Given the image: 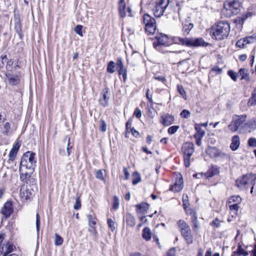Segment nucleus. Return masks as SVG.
<instances>
[{"mask_svg":"<svg viewBox=\"0 0 256 256\" xmlns=\"http://www.w3.org/2000/svg\"><path fill=\"white\" fill-rule=\"evenodd\" d=\"M35 155V153L28 151L25 152L21 158L19 168L20 179L27 184L28 180L30 178L36 166Z\"/></svg>","mask_w":256,"mask_h":256,"instance_id":"nucleus-1","label":"nucleus"},{"mask_svg":"<svg viewBox=\"0 0 256 256\" xmlns=\"http://www.w3.org/2000/svg\"><path fill=\"white\" fill-rule=\"evenodd\" d=\"M230 32V26L226 22L221 21L212 28L211 30L212 38L217 40H224L227 38Z\"/></svg>","mask_w":256,"mask_h":256,"instance_id":"nucleus-2","label":"nucleus"},{"mask_svg":"<svg viewBox=\"0 0 256 256\" xmlns=\"http://www.w3.org/2000/svg\"><path fill=\"white\" fill-rule=\"evenodd\" d=\"M240 8V2L236 0H227L224 4V10L226 11V14L229 17L238 14Z\"/></svg>","mask_w":256,"mask_h":256,"instance_id":"nucleus-3","label":"nucleus"},{"mask_svg":"<svg viewBox=\"0 0 256 256\" xmlns=\"http://www.w3.org/2000/svg\"><path fill=\"white\" fill-rule=\"evenodd\" d=\"M182 150L184 155V164L186 167L190 166V158L194 151V144L190 142H186L182 144Z\"/></svg>","mask_w":256,"mask_h":256,"instance_id":"nucleus-4","label":"nucleus"},{"mask_svg":"<svg viewBox=\"0 0 256 256\" xmlns=\"http://www.w3.org/2000/svg\"><path fill=\"white\" fill-rule=\"evenodd\" d=\"M256 180V176L252 174H248L236 180V184L241 188H246L249 185H254Z\"/></svg>","mask_w":256,"mask_h":256,"instance_id":"nucleus-5","label":"nucleus"},{"mask_svg":"<svg viewBox=\"0 0 256 256\" xmlns=\"http://www.w3.org/2000/svg\"><path fill=\"white\" fill-rule=\"evenodd\" d=\"M246 114L234 116L232 121L228 126V128L232 132H236L246 122Z\"/></svg>","mask_w":256,"mask_h":256,"instance_id":"nucleus-6","label":"nucleus"},{"mask_svg":"<svg viewBox=\"0 0 256 256\" xmlns=\"http://www.w3.org/2000/svg\"><path fill=\"white\" fill-rule=\"evenodd\" d=\"M169 3L168 0H160L156 4L154 8V14L156 17H160L163 15Z\"/></svg>","mask_w":256,"mask_h":256,"instance_id":"nucleus-7","label":"nucleus"},{"mask_svg":"<svg viewBox=\"0 0 256 256\" xmlns=\"http://www.w3.org/2000/svg\"><path fill=\"white\" fill-rule=\"evenodd\" d=\"M155 38L156 40L153 42V46L156 50H160V46H169V38L166 34H157Z\"/></svg>","mask_w":256,"mask_h":256,"instance_id":"nucleus-8","label":"nucleus"},{"mask_svg":"<svg viewBox=\"0 0 256 256\" xmlns=\"http://www.w3.org/2000/svg\"><path fill=\"white\" fill-rule=\"evenodd\" d=\"M34 195V192L30 186H23L20 188V196L23 202L30 200Z\"/></svg>","mask_w":256,"mask_h":256,"instance_id":"nucleus-9","label":"nucleus"},{"mask_svg":"<svg viewBox=\"0 0 256 256\" xmlns=\"http://www.w3.org/2000/svg\"><path fill=\"white\" fill-rule=\"evenodd\" d=\"M118 12L121 18H124L126 16V12L128 16H132V10L130 7L126 8L124 0H120L118 2Z\"/></svg>","mask_w":256,"mask_h":256,"instance_id":"nucleus-10","label":"nucleus"},{"mask_svg":"<svg viewBox=\"0 0 256 256\" xmlns=\"http://www.w3.org/2000/svg\"><path fill=\"white\" fill-rule=\"evenodd\" d=\"M116 66L118 74L122 75L123 80L125 82L127 79V70L124 67L122 58H118L116 60Z\"/></svg>","mask_w":256,"mask_h":256,"instance_id":"nucleus-11","label":"nucleus"},{"mask_svg":"<svg viewBox=\"0 0 256 256\" xmlns=\"http://www.w3.org/2000/svg\"><path fill=\"white\" fill-rule=\"evenodd\" d=\"M102 98H100L99 102L104 107L108 106L110 96V92L108 87L105 88L102 90Z\"/></svg>","mask_w":256,"mask_h":256,"instance_id":"nucleus-12","label":"nucleus"},{"mask_svg":"<svg viewBox=\"0 0 256 256\" xmlns=\"http://www.w3.org/2000/svg\"><path fill=\"white\" fill-rule=\"evenodd\" d=\"M13 211L14 210L12 202H6L2 208V214L4 215L5 218L6 219L10 216Z\"/></svg>","mask_w":256,"mask_h":256,"instance_id":"nucleus-13","label":"nucleus"},{"mask_svg":"<svg viewBox=\"0 0 256 256\" xmlns=\"http://www.w3.org/2000/svg\"><path fill=\"white\" fill-rule=\"evenodd\" d=\"M183 180L182 178H177L175 183L172 185L170 188V190L174 192H180L184 187Z\"/></svg>","mask_w":256,"mask_h":256,"instance_id":"nucleus-14","label":"nucleus"},{"mask_svg":"<svg viewBox=\"0 0 256 256\" xmlns=\"http://www.w3.org/2000/svg\"><path fill=\"white\" fill-rule=\"evenodd\" d=\"M208 44L202 38H190V47L206 46Z\"/></svg>","mask_w":256,"mask_h":256,"instance_id":"nucleus-15","label":"nucleus"},{"mask_svg":"<svg viewBox=\"0 0 256 256\" xmlns=\"http://www.w3.org/2000/svg\"><path fill=\"white\" fill-rule=\"evenodd\" d=\"M172 40L174 44L186 46L188 47L190 46V38L174 36L172 38Z\"/></svg>","mask_w":256,"mask_h":256,"instance_id":"nucleus-16","label":"nucleus"},{"mask_svg":"<svg viewBox=\"0 0 256 256\" xmlns=\"http://www.w3.org/2000/svg\"><path fill=\"white\" fill-rule=\"evenodd\" d=\"M182 32L184 36L190 34V31L194 27V24L189 20H186L182 24Z\"/></svg>","mask_w":256,"mask_h":256,"instance_id":"nucleus-17","label":"nucleus"},{"mask_svg":"<svg viewBox=\"0 0 256 256\" xmlns=\"http://www.w3.org/2000/svg\"><path fill=\"white\" fill-rule=\"evenodd\" d=\"M20 143L18 142H16L11 149L8 154V160L14 161L18 154V150L20 146Z\"/></svg>","mask_w":256,"mask_h":256,"instance_id":"nucleus-18","label":"nucleus"},{"mask_svg":"<svg viewBox=\"0 0 256 256\" xmlns=\"http://www.w3.org/2000/svg\"><path fill=\"white\" fill-rule=\"evenodd\" d=\"M162 122L165 126H169L174 123V118L173 116L168 114L162 116Z\"/></svg>","mask_w":256,"mask_h":256,"instance_id":"nucleus-19","label":"nucleus"},{"mask_svg":"<svg viewBox=\"0 0 256 256\" xmlns=\"http://www.w3.org/2000/svg\"><path fill=\"white\" fill-rule=\"evenodd\" d=\"M219 173V168L216 166H212L208 170L206 173L201 174L204 175L206 178H211Z\"/></svg>","mask_w":256,"mask_h":256,"instance_id":"nucleus-20","label":"nucleus"},{"mask_svg":"<svg viewBox=\"0 0 256 256\" xmlns=\"http://www.w3.org/2000/svg\"><path fill=\"white\" fill-rule=\"evenodd\" d=\"M6 76L8 78L9 83L12 85L14 86L19 82L20 78L17 74H13L8 73L6 74Z\"/></svg>","mask_w":256,"mask_h":256,"instance_id":"nucleus-21","label":"nucleus"},{"mask_svg":"<svg viewBox=\"0 0 256 256\" xmlns=\"http://www.w3.org/2000/svg\"><path fill=\"white\" fill-rule=\"evenodd\" d=\"M240 144V138L238 135L234 136L232 138L230 148L232 150L234 151L238 150Z\"/></svg>","mask_w":256,"mask_h":256,"instance_id":"nucleus-22","label":"nucleus"},{"mask_svg":"<svg viewBox=\"0 0 256 256\" xmlns=\"http://www.w3.org/2000/svg\"><path fill=\"white\" fill-rule=\"evenodd\" d=\"M136 212L138 213L145 214L149 208V204L147 203H142L136 206Z\"/></svg>","mask_w":256,"mask_h":256,"instance_id":"nucleus-23","label":"nucleus"},{"mask_svg":"<svg viewBox=\"0 0 256 256\" xmlns=\"http://www.w3.org/2000/svg\"><path fill=\"white\" fill-rule=\"evenodd\" d=\"M248 254V252L245 251L242 248V246L240 244H238V246L237 250L236 251L233 252L232 256H247Z\"/></svg>","mask_w":256,"mask_h":256,"instance_id":"nucleus-24","label":"nucleus"},{"mask_svg":"<svg viewBox=\"0 0 256 256\" xmlns=\"http://www.w3.org/2000/svg\"><path fill=\"white\" fill-rule=\"evenodd\" d=\"M244 126L247 129L249 130V132L256 130V118L248 120L244 124Z\"/></svg>","mask_w":256,"mask_h":256,"instance_id":"nucleus-25","label":"nucleus"},{"mask_svg":"<svg viewBox=\"0 0 256 256\" xmlns=\"http://www.w3.org/2000/svg\"><path fill=\"white\" fill-rule=\"evenodd\" d=\"M14 28L16 32L18 33V36L21 37L22 30V24L20 22V20L19 18H14Z\"/></svg>","mask_w":256,"mask_h":256,"instance_id":"nucleus-26","label":"nucleus"},{"mask_svg":"<svg viewBox=\"0 0 256 256\" xmlns=\"http://www.w3.org/2000/svg\"><path fill=\"white\" fill-rule=\"evenodd\" d=\"M126 224L130 227L134 226L136 224L135 218L130 214H126Z\"/></svg>","mask_w":256,"mask_h":256,"instance_id":"nucleus-27","label":"nucleus"},{"mask_svg":"<svg viewBox=\"0 0 256 256\" xmlns=\"http://www.w3.org/2000/svg\"><path fill=\"white\" fill-rule=\"evenodd\" d=\"M238 76L242 77V80H250L249 74L248 70L246 68H240L238 73Z\"/></svg>","mask_w":256,"mask_h":256,"instance_id":"nucleus-28","label":"nucleus"},{"mask_svg":"<svg viewBox=\"0 0 256 256\" xmlns=\"http://www.w3.org/2000/svg\"><path fill=\"white\" fill-rule=\"evenodd\" d=\"M142 238L146 241H149L152 238V232L150 228L146 227L142 230Z\"/></svg>","mask_w":256,"mask_h":256,"instance_id":"nucleus-29","label":"nucleus"},{"mask_svg":"<svg viewBox=\"0 0 256 256\" xmlns=\"http://www.w3.org/2000/svg\"><path fill=\"white\" fill-rule=\"evenodd\" d=\"M143 22L145 26L148 25L150 24L156 23V20L154 18H152L150 15L145 14L143 16Z\"/></svg>","mask_w":256,"mask_h":256,"instance_id":"nucleus-30","label":"nucleus"},{"mask_svg":"<svg viewBox=\"0 0 256 256\" xmlns=\"http://www.w3.org/2000/svg\"><path fill=\"white\" fill-rule=\"evenodd\" d=\"M206 152L211 157H216L219 156V152L215 147H209L206 150Z\"/></svg>","mask_w":256,"mask_h":256,"instance_id":"nucleus-31","label":"nucleus"},{"mask_svg":"<svg viewBox=\"0 0 256 256\" xmlns=\"http://www.w3.org/2000/svg\"><path fill=\"white\" fill-rule=\"evenodd\" d=\"M14 250V246L10 242H8L4 247V256H6L7 254L12 252Z\"/></svg>","mask_w":256,"mask_h":256,"instance_id":"nucleus-32","label":"nucleus"},{"mask_svg":"<svg viewBox=\"0 0 256 256\" xmlns=\"http://www.w3.org/2000/svg\"><path fill=\"white\" fill-rule=\"evenodd\" d=\"M177 224L180 231L190 228L188 224L182 220H179L177 222Z\"/></svg>","mask_w":256,"mask_h":256,"instance_id":"nucleus-33","label":"nucleus"},{"mask_svg":"<svg viewBox=\"0 0 256 256\" xmlns=\"http://www.w3.org/2000/svg\"><path fill=\"white\" fill-rule=\"evenodd\" d=\"M195 130L196 131V132L194 134V137H204L205 135V131L201 128L200 126H198V124H196L195 126Z\"/></svg>","mask_w":256,"mask_h":256,"instance_id":"nucleus-34","label":"nucleus"},{"mask_svg":"<svg viewBox=\"0 0 256 256\" xmlns=\"http://www.w3.org/2000/svg\"><path fill=\"white\" fill-rule=\"evenodd\" d=\"M248 39L252 40V39H253V38L252 36H248V37H246L243 39H240L237 41V42L236 44V46L239 48H243L245 46V45H246L245 42H246V40H247Z\"/></svg>","mask_w":256,"mask_h":256,"instance_id":"nucleus-35","label":"nucleus"},{"mask_svg":"<svg viewBox=\"0 0 256 256\" xmlns=\"http://www.w3.org/2000/svg\"><path fill=\"white\" fill-rule=\"evenodd\" d=\"M145 30L150 34H153L156 30V23L150 24L148 25L145 26Z\"/></svg>","mask_w":256,"mask_h":256,"instance_id":"nucleus-36","label":"nucleus"},{"mask_svg":"<svg viewBox=\"0 0 256 256\" xmlns=\"http://www.w3.org/2000/svg\"><path fill=\"white\" fill-rule=\"evenodd\" d=\"M248 106L256 105V90H254V92L252 93V96L248 102Z\"/></svg>","mask_w":256,"mask_h":256,"instance_id":"nucleus-37","label":"nucleus"},{"mask_svg":"<svg viewBox=\"0 0 256 256\" xmlns=\"http://www.w3.org/2000/svg\"><path fill=\"white\" fill-rule=\"evenodd\" d=\"M242 202V198L238 196H234L228 200V202L229 204L232 202H236V204H240Z\"/></svg>","mask_w":256,"mask_h":256,"instance_id":"nucleus-38","label":"nucleus"},{"mask_svg":"<svg viewBox=\"0 0 256 256\" xmlns=\"http://www.w3.org/2000/svg\"><path fill=\"white\" fill-rule=\"evenodd\" d=\"M114 67H115V63L114 61H110L107 66L106 70L110 74H113L115 70H114Z\"/></svg>","mask_w":256,"mask_h":256,"instance_id":"nucleus-39","label":"nucleus"},{"mask_svg":"<svg viewBox=\"0 0 256 256\" xmlns=\"http://www.w3.org/2000/svg\"><path fill=\"white\" fill-rule=\"evenodd\" d=\"M55 240H54V244L56 246H59L62 244L64 240L58 234H55Z\"/></svg>","mask_w":256,"mask_h":256,"instance_id":"nucleus-40","label":"nucleus"},{"mask_svg":"<svg viewBox=\"0 0 256 256\" xmlns=\"http://www.w3.org/2000/svg\"><path fill=\"white\" fill-rule=\"evenodd\" d=\"M134 178L132 180V184L134 185L138 184L141 181V176L138 172H134L133 174Z\"/></svg>","mask_w":256,"mask_h":256,"instance_id":"nucleus-41","label":"nucleus"},{"mask_svg":"<svg viewBox=\"0 0 256 256\" xmlns=\"http://www.w3.org/2000/svg\"><path fill=\"white\" fill-rule=\"evenodd\" d=\"M222 222V221L220 220L218 218H216L210 222V224L214 228H218L221 226Z\"/></svg>","mask_w":256,"mask_h":256,"instance_id":"nucleus-42","label":"nucleus"},{"mask_svg":"<svg viewBox=\"0 0 256 256\" xmlns=\"http://www.w3.org/2000/svg\"><path fill=\"white\" fill-rule=\"evenodd\" d=\"M88 226H96V218L95 216L89 214L88 216Z\"/></svg>","mask_w":256,"mask_h":256,"instance_id":"nucleus-43","label":"nucleus"},{"mask_svg":"<svg viewBox=\"0 0 256 256\" xmlns=\"http://www.w3.org/2000/svg\"><path fill=\"white\" fill-rule=\"evenodd\" d=\"M177 89H178V92L180 93V95L182 96V98L184 99H186V92H185L182 86L180 85V84H178L177 86Z\"/></svg>","mask_w":256,"mask_h":256,"instance_id":"nucleus-44","label":"nucleus"},{"mask_svg":"<svg viewBox=\"0 0 256 256\" xmlns=\"http://www.w3.org/2000/svg\"><path fill=\"white\" fill-rule=\"evenodd\" d=\"M185 241L188 244H190L193 242V236L192 234V232L190 234L183 236Z\"/></svg>","mask_w":256,"mask_h":256,"instance_id":"nucleus-45","label":"nucleus"},{"mask_svg":"<svg viewBox=\"0 0 256 256\" xmlns=\"http://www.w3.org/2000/svg\"><path fill=\"white\" fill-rule=\"evenodd\" d=\"M8 62V58L6 55H2L0 57V68L4 67Z\"/></svg>","mask_w":256,"mask_h":256,"instance_id":"nucleus-46","label":"nucleus"},{"mask_svg":"<svg viewBox=\"0 0 256 256\" xmlns=\"http://www.w3.org/2000/svg\"><path fill=\"white\" fill-rule=\"evenodd\" d=\"M82 25H78L76 26L74 29V31L76 33L78 34L80 36H83V33H82Z\"/></svg>","mask_w":256,"mask_h":256,"instance_id":"nucleus-47","label":"nucleus"},{"mask_svg":"<svg viewBox=\"0 0 256 256\" xmlns=\"http://www.w3.org/2000/svg\"><path fill=\"white\" fill-rule=\"evenodd\" d=\"M228 74L234 81L236 82L237 80L238 74L236 72L230 70L228 71Z\"/></svg>","mask_w":256,"mask_h":256,"instance_id":"nucleus-48","label":"nucleus"},{"mask_svg":"<svg viewBox=\"0 0 256 256\" xmlns=\"http://www.w3.org/2000/svg\"><path fill=\"white\" fill-rule=\"evenodd\" d=\"M88 231L92 236L95 237L97 236L98 232L96 230V226H89Z\"/></svg>","mask_w":256,"mask_h":256,"instance_id":"nucleus-49","label":"nucleus"},{"mask_svg":"<svg viewBox=\"0 0 256 256\" xmlns=\"http://www.w3.org/2000/svg\"><path fill=\"white\" fill-rule=\"evenodd\" d=\"M179 128L178 126H172L168 128V132L170 134H173L176 132Z\"/></svg>","mask_w":256,"mask_h":256,"instance_id":"nucleus-50","label":"nucleus"},{"mask_svg":"<svg viewBox=\"0 0 256 256\" xmlns=\"http://www.w3.org/2000/svg\"><path fill=\"white\" fill-rule=\"evenodd\" d=\"M222 72V69L220 68L218 66L213 67L210 71L211 73L214 72L215 75L221 74Z\"/></svg>","mask_w":256,"mask_h":256,"instance_id":"nucleus-51","label":"nucleus"},{"mask_svg":"<svg viewBox=\"0 0 256 256\" xmlns=\"http://www.w3.org/2000/svg\"><path fill=\"white\" fill-rule=\"evenodd\" d=\"M180 115L182 118H188L190 116V113L189 110H184L180 112Z\"/></svg>","mask_w":256,"mask_h":256,"instance_id":"nucleus-52","label":"nucleus"},{"mask_svg":"<svg viewBox=\"0 0 256 256\" xmlns=\"http://www.w3.org/2000/svg\"><path fill=\"white\" fill-rule=\"evenodd\" d=\"M100 129L102 132H105L106 130V124L105 121L103 120H100Z\"/></svg>","mask_w":256,"mask_h":256,"instance_id":"nucleus-53","label":"nucleus"},{"mask_svg":"<svg viewBox=\"0 0 256 256\" xmlns=\"http://www.w3.org/2000/svg\"><path fill=\"white\" fill-rule=\"evenodd\" d=\"M40 228V218L38 213L36 214V228L38 234H39Z\"/></svg>","mask_w":256,"mask_h":256,"instance_id":"nucleus-54","label":"nucleus"},{"mask_svg":"<svg viewBox=\"0 0 256 256\" xmlns=\"http://www.w3.org/2000/svg\"><path fill=\"white\" fill-rule=\"evenodd\" d=\"M248 145L250 147H256V138H250L248 140Z\"/></svg>","mask_w":256,"mask_h":256,"instance_id":"nucleus-55","label":"nucleus"},{"mask_svg":"<svg viewBox=\"0 0 256 256\" xmlns=\"http://www.w3.org/2000/svg\"><path fill=\"white\" fill-rule=\"evenodd\" d=\"M4 238V234H0V256L4 254V248L2 246V244Z\"/></svg>","mask_w":256,"mask_h":256,"instance_id":"nucleus-56","label":"nucleus"},{"mask_svg":"<svg viewBox=\"0 0 256 256\" xmlns=\"http://www.w3.org/2000/svg\"><path fill=\"white\" fill-rule=\"evenodd\" d=\"M118 206H119V199L116 196H114V198L113 208L114 210H116L118 208Z\"/></svg>","mask_w":256,"mask_h":256,"instance_id":"nucleus-57","label":"nucleus"},{"mask_svg":"<svg viewBox=\"0 0 256 256\" xmlns=\"http://www.w3.org/2000/svg\"><path fill=\"white\" fill-rule=\"evenodd\" d=\"M108 224L110 228L111 229L112 231L114 232L115 230V227L114 222L113 221V220L110 218H108Z\"/></svg>","mask_w":256,"mask_h":256,"instance_id":"nucleus-58","label":"nucleus"},{"mask_svg":"<svg viewBox=\"0 0 256 256\" xmlns=\"http://www.w3.org/2000/svg\"><path fill=\"white\" fill-rule=\"evenodd\" d=\"M81 207V203L80 198H78L76 200V202L74 206V208L75 210H78Z\"/></svg>","mask_w":256,"mask_h":256,"instance_id":"nucleus-59","label":"nucleus"},{"mask_svg":"<svg viewBox=\"0 0 256 256\" xmlns=\"http://www.w3.org/2000/svg\"><path fill=\"white\" fill-rule=\"evenodd\" d=\"M96 178L100 180H104V175L102 170H98L96 172Z\"/></svg>","mask_w":256,"mask_h":256,"instance_id":"nucleus-60","label":"nucleus"},{"mask_svg":"<svg viewBox=\"0 0 256 256\" xmlns=\"http://www.w3.org/2000/svg\"><path fill=\"white\" fill-rule=\"evenodd\" d=\"M73 146L70 145V138H68V144H67V148H66V150L68 153V156H70L71 153V150Z\"/></svg>","mask_w":256,"mask_h":256,"instance_id":"nucleus-61","label":"nucleus"},{"mask_svg":"<svg viewBox=\"0 0 256 256\" xmlns=\"http://www.w3.org/2000/svg\"><path fill=\"white\" fill-rule=\"evenodd\" d=\"M134 115L138 118H140L142 117V111L138 108H136L134 112Z\"/></svg>","mask_w":256,"mask_h":256,"instance_id":"nucleus-62","label":"nucleus"},{"mask_svg":"<svg viewBox=\"0 0 256 256\" xmlns=\"http://www.w3.org/2000/svg\"><path fill=\"white\" fill-rule=\"evenodd\" d=\"M13 63L14 61L12 59L8 60V62H6V68H7V70H10V68H12Z\"/></svg>","mask_w":256,"mask_h":256,"instance_id":"nucleus-63","label":"nucleus"},{"mask_svg":"<svg viewBox=\"0 0 256 256\" xmlns=\"http://www.w3.org/2000/svg\"><path fill=\"white\" fill-rule=\"evenodd\" d=\"M130 132L135 138H138L140 137V133L136 130H135L134 128H130Z\"/></svg>","mask_w":256,"mask_h":256,"instance_id":"nucleus-64","label":"nucleus"}]
</instances>
